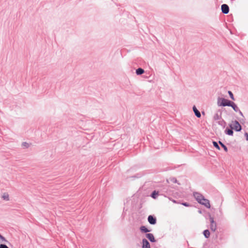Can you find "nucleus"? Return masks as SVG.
I'll return each mask as SVG.
<instances>
[{"label": "nucleus", "instance_id": "obj_1", "mask_svg": "<svg viewBox=\"0 0 248 248\" xmlns=\"http://www.w3.org/2000/svg\"><path fill=\"white\" fill-rule=\"evenodd\" d=\"M194 196L196 201L200 204L203 205L206 208H210V203L208 200L204 198V197L200 193L195 192L194 193Z\"/></svg>", "mask_w": 248, "mask_h": 248}, {"label": "nucleus", "instance_id": "obj_2", "mask_svg": "<svg viewBox=\"0 0 248 248\" xmlns=\"http://www.w3.org/2000/svg\"><path fill=\"white\" fill-rule=\"evenodd\" d=\"M230 127L232 129L236 131H240L241 130V126L237 121H232L230 124Z\"/></svg>", "mask_w": 248, "mask_h": 248}, {"label": "nucleus", "instance_id": "obj_3", "mask_svg": "<svg viewBox=\"0 0 248 248\" xmlns=\"http://www.w3.org/2000/svg\"><path fill=\"white\" fill-rule=\"evenodd\" d=\"M210 220L211 222L210 229L213 232H215L217 229V225L216 222L214 220V218L212 217H210Z\"/></svg>", "mask_w": 248, "mask_h": 248}, {"label": "nucleus", "instance_id": "obj_4", "mask_svg": "<svg viewBox=\"0 0 248 248\" xmlns=\"http://www.w3.org/2000/svg\"><path fill=\"white\" fill-rule=\"evenodd\" d=\"M220 100L221 101L220 106H230L232 102L231 101L225 98H221Z\"/></svg>", "mask_w": 248, "mask_h": 248}, {"label": "nucleus", "instance_id": "obj_5", "mask_svg": "<svg viewBox=\"0 0 248 248\" xmlns=\"http://www.w3.org/2000/svg\"><path fill=\"white\" fill-rule=\"evenodd\" d=\"M221 10L223 13L228 14L229 12V7L227 4H223L221 5Z\"/></svg>", "mask_w": 248, "mask_h": 248}, {"label": "nucleus", "instance_id": "obj_6", "mask_svg": "<svg viewBox=\"0 0 248 248\" xmlns=\"http://www.w3.org/2000/svg\"><path fill=\"white\" fill-rule=\"evenodd\" d=\"M142 248H151L149 243L146 239L142 240Z\"/></svg>", "mask_w": 248, "mask_h": 248}, {"label": "nucleus", "instance_id": "obj_7", "mask_svg": "<svg viewBox=\"0 0 248 248\" xmlns=\"http://www.w3.org/2000/svg\"><path fill=\"white\" fill-rule=\"evenodd\" d=\"M146 237L152 242H154L155 241L154 236L152 233H147L146 234Z\"/></svg>", "mask_w": 248, "mask_h": 248}, {"label": "nucleus", "instance_id": "obj_8", "mask_svg": "<svg viewBox=\"0 0 248 248\" xmlns=\"http://www.w3.org/2000/svg\"><path fill=\"white\" fill-rule=\"evenodd\" d=\"M149 222L151 224H155L156 223V219L152 216H149L148 217Z\"/></svg>", "mask_w": 248, "mask_h": 248}, {"label": "nucleus", "instance_id": "obj_9", "mask_svg": "<svg viewBox=\"0 0 248 248\" xmlns=\"http://www.w3.org/2000/svg\"><path fill=\"white\" fill-rule=\"evenodd\" d=\"M193 110L195 113V115L198 117V118H200L201 116V113L200 112V111L197 109L196 107L195 106H194L193 107Z\"/></svg>", "mask_w": 248, "mask_h": 248}, {"label": "nucleus", "instance_id": "obj_10", "mask_svg": "<svg viewBox=\"0 0 248 248\" xmlns=\"http://www.w3.org/2000/svg\"><path fill=\"white\" fill-rule=\"evenodd\" d=\"M203 235H204V236L206 238H209V236H210V232H209V230H205V231L203 232Z\"/></svg>", "mask_w": 248, "mask_h": 248}, {"label": "nucleus", "instance_id": "obj_11", "mask_svg": "<svg viewBox=\"0 0 248 248\" xmlns=\"http://www.w3.org/2000/svg\"><path fill=\"white\" fill-rule=\"evenodd\" d=\"M140 230L141 231L144 232H150V231L146 227L144 226L140 227Z\"/></svg>", "mask_w": 248, "mask_h": 248}, {"label": "nucleus", "instance_id": "obj_12", "mask_svg": "<svg viewBox=\"0 0 248 248\" xmlns=\"http://www.w3.org/2000/svg\"><path fill=\"white\" fill-rule=\"evenodd\" d=\"M144 70L141 68H138L136 70V73L137 75H141L144 73Z\"/></svg>", "mask_w": 248, "mask_h": 248}, {"label": "nucleus", "instance_id": "obj_13", "mask_svg": "<svg viewBox=\"0 0 248 248\" xmlns=\"http://www.w3.org/2000/svg\"><path fill=\"white\" fill-rule=\"evenodd\" d=\"M233 131L232 129H227L226 130V133L229 135L232 136L233 135Z\"/></svg>", "mask_w": 248, "mask_h": 248}, {"label": "nucleus", "instance_id": "obj_14", "mask_svg": "<svg viewBox=\"0 0 248 248\" xmlns=\"http://www.w3.org/2000/svg\"><path fill=\"white\" fill-rule=\"evenodd\" d=\"M158 195V192L156 191H154L152 194V197L154 199H155Z\"/></svg>", "mask_w": 248, "mask_h": 248}, {"label": "nucleus", "instance_id": "obj_15", "mask_svg": "<svg viewBox=\"0 0 248 248\" xmlns=\"http://www.w3.org/2000/svg\"><path fill=\"white\" fill-rule=\"evenodd\" d=\"M219 143L221 145V146L224 148V150L226 151V152H227L228 151V149L227 148V147L224 145L220 141H219Z\"/></svg>", "mask_w": 248, "mask_h": 248}, {"label": "nucleus", "instance_id": "obj_16", "mask_svg": "<svg viewBox=\"0 0 248 248\" xmlns=\"http://www.w3.org/2000/svg\"><path fill=\"white\" fill-rule=\"evenodd\" d=\"M213 143L214 146L215 147H216L218 150H220V148H219L218 145L217 144V142H216V141H213Z\"/></svg>", "mask_w": 248, "mask_h": 248}, {"label": "nucleus", "instance_id": "obj_17", "mask_svg": "<svg viewBox=\"0 0 248 248\" xmlns=\"http://www.w3.org/2000/svg\"><path fill=\"white\" fill-rule=\"evenodd\" d=\"M228 93L230 95L231 98L232 100H234L233 95L232 93V92L228 91Z\"/></svg>", "mask_w": 248, "mask_h": 248}, {"label": "nucleus", "instance_id": "obj_18", "mask_svg": "<svg viewBox=\"0 0 248 248\" xmlns=\"http://www.w3.org/2000/svg\"><path fill=\"white\" fill-rule=\"evenodd\" d=\"M230 106L232 107L234 109V110H236L235 108H236V106L233 102H232Z\"/></svg>", "mask_w": 248, "mask_h": 248}, {"label": "nucleus", "instance_id": "obj_19", "mask_svg": "<svg viewBox=\"0 0 248 248\" xmlns=\"http://www.w3.org/2000/svg\"><path fill=\"white\" fill-rule=\"evenodd\" d=\"M22 146L25 148H27L29 146V144L27 142H23L22 143Z\"/></svg>", "mask_w": 248, "mask_h": 248}, {"label": "nucleus", "instance_id": "obj_20", "mask_svg": "<svg viewBox=\"0 0 248 248\" xmlns=\"http://www.w3.org/2000/svg\"><path fill=\"white\" fill-rule=\"evenodd\" d=\"M0 248H9L6 245L1 244L0 245Z\"/></svg>", "mask_w": 248, "mask_h": 248}, {"label": "nucleus", "instance_id": "obj_21", "mask_svg": "<svg viewBox=\"0 0 248 248\" xmlns=\"http://www.w3.org/2000/svg\"><path fill=\"white\" fill-rule=\"evenodd\" d=\"M0 239L1 240L2 242L5 241V238L0 234Z\"/></svg>", "mask_w": 248, "mask_h": 248}, {"label": "nucleus", "instance_id": "obj_22", "mask_svg": "<svg viewBox=\"0 0 248 248\" xmlns=\"http://www.w3.org/2000/svg\"><path fill=\"white\" fill-rule=\"evenodd\" d=\"M183 204L186 206H188L189 205L187 203H184Z\"/></svg>", "mask_w": 248, "mask_h": 248}, {"label": "nucleus", "instance_id": "obj_23", "mask_svg": "<svg viewBox=\"0 0 248 248\" xmlns=\"http://www.w3.org/2000/svg\"><path fill=\"white\" fill-rule=\"evenodd\" d=\"M246 137L247 138V140H248V134L246 133L245 134Z\"/></svg>", "mask_w": 248, "mask_h": 248}]
</instances>
